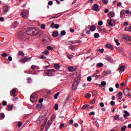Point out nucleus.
<instances>
[{
    "mask_svg": "<svg viewBox=\"0 0 131 131\" xmlns=\"http://www.w3.org/2000/svg\"><path fill=\"white\" fill-rule=\"evenodd\" d=\"M2 104L3 105V106H6L7 105V101H4L2 103Z\"/></svg>",
    "mask_w": 131,
    "mask_h": 131,
    "instance_id": "69168bd1",
    "label": "nucleus"
},
{
    "mask_svg": "<svg viewBox=\"0 0 131 131\" xmlns=\"http://www.w3.org/2000/svg\"><path fill=\"white\" fill-rule=\"evenodd\" d=\"M124 15V11H123V10L121 11V12H120V16H121V17L123 16Z\"/></svg>",
    "mask_w": 131,
    "mask_h": 131,
    "instance_id": "49530a36",
    "label": "nucleus"
},
{
    "mask_svg": "<svg viewBox=\"0 0 131 131\" xmlns=\"http://www.w3.org/2000/svg\"><path fill=\"white\" fill-rule=\"evenodd\" d=\"M44 119H45V117L40 116L37 120V122L38 123H40V122H41V121H42V120H43Z\"/></svg>",
    "mask_w": 131,
    "mask_h": 131,
    "instance_id": "dca6fc26",
    "label": "nucleus"
},
{
    "mask_svg": "<svg viewBox=\"0 0 131 131\" xmlns=\"http://www.w3.org/2000/svg\"><path fill=\"white\" fill-rule=\"evenodd\" d=\"M52 123H53V120L52 119L49 120L48 122V123L46 125L47 127L49 128V127H50L52 125Z\"/></svg>",
    "mask_w": 131,
    "mask_h": 131,
    "instance_id": "ddd939ff",
    "label": "nucleus"
},
{
    "mask_svg": "<svg viewBox=\"0 0 131 131\" xmlns=\"http://www.w3.org/2000/svg\"><path fill=\"white\" fill-rule=\"evenodd\" d=\"M0 117H1V119H4V118H5V114L1 113L0 114Z\"/></svg>",
    "mask_w": 131,
    "mask_h": 131,
    "instance_id": "4c0bfd02",
    "label": "nucleus"
},
{
    "mask_svg": "<svg viewBox=\"0 0 131 131\" xmlns=\"http://www.w3.org/2000/svg\"><path fill=\"white\" fill-rule=\"evenodd\" d=\"M28 60H29V58L27 57H25V58H22L20 61L23 63H25L26 62H27Z\"/></svg>",
    "mask_w": 131,
    "mask_h": 131,
    "instance_id": "4468645a",
    "label": "nucleus"
},
{
    "mask_svg": "<svg viewBox=\"0 0 131 131\" xmlns=\"http://www.w3.org/2000/svg\"><path fill=\"white\" fill-rule=\"evenodd\" d=\"M71 98V96L70 95H68L66 99L64 100L65 103H68V102H69V99H70Z\"/></svg>",
    "mask_w": 131,
    "mask_h": 131,
    "instance_id": "393cba45",
    "label": "nucleus"
},
{
    "mask_svg": "<svg viewBox=\"0 0 131 131\" xmlns=\"http://www.w3.org/2000/svg\"><path fill=\"white\" fill-rule=\"evenodd\" d=\"M68 69L70 72H73V71L76 70V67H69Z\"/></svg>",
    "mask_w": 131,
    "mask_h": 131,
    "instance_id": "1a4fd4ad",
    "label": "nucleus"
},
{
    "mask_svg": "<svg viewBox=\"0 0 131 131\" xmlns=\"http://www.w3.org/2000/svg\"><path fill=\"white\" fill-rule=\"evenodd\" d=\"M18 37L26 41L30 38L29 37H28V34H27V33H23L22 32L18 33Z\"/></svg>",
    "mask_w": 131,
    "mask_h": 131,
    "instance_id": "f257e3e1",
    "label": "nucleus"
},
{
    "mask_svg": "<svg viewBox=\"0 0 131 131\" xmlns=\"http://www.w3.org/2000/svg\"><path fill=\"white\" fill-rule=\"evenodd\" d=\"M107 17L108 18H113V17H115V13L112 11H110L108 12Z\"/></svg>",
    "mask_w": 131,
    "mask_h": 131,
    "instance_id": "9d476101",
    "label": "nucleus"
},
{
    "mask_svg": "<svg viewBox=\"0 0 131 131\" xmlns=\"http://www.w3.org/2000/svg\"><path fill=\"white\" fill-rule=\"evenodd\" d=\"M119 70H120V71L123 72L124 71V70H125V67H124V66H120L119 67Z\"/></svg>",
    "mask_w": 131,
    "mask_h": 131,
    "instance_id": "5701e85b",
    "label": "nucleus"
},
{
    "mask_svg": "<svg viewBox=\"0 0 131 131\" xmlns=\"http://www.w3.org/2000/svg\"><path fill=\"white\" fill-rule=\"evenodd\" d=\"M8 56H9V54H7L6 53H3L2 54V57H3V58H6V57H8Z\"/></svg>",
    "mask_w": 131,
    "mask_h": 131,
    "instance_id": "ea45409f",
    "label": "nucleus"
},
{
    "mask_svg": "<svg viewBox=\"0 0 131 131\" xmlns=\"http://www.w3.org/2000/svg\"><path fill=\"white\" fill-rule=\"evenodd\" d=\"M124 39L125 40H127L128 41H129L131 40V37L128 35H126L124 37Z\"/></svg>",
    "mask_w": 131,
    "mask_h": 131,
    "instance_id": "2eb2a0df",
    "label": "nucleus"
},
{
    "mask_svg": "<svg viewBox=\"0 0 131 131\" xmlns=\"http://www.w3.org/2000/svg\"><path fill=\"white\" fill-rule=\"evenodd\" d=\"M81 41L78 40H74V43H80Z\"/></svg>",
    "mask_w": 131,
    "mask_h": 131,
    "instance_id": "6e6d98bb",
    "label": "nucleus"
},
{
    "mask_svg": "<svg viewBox=\"0 0 131 131\" xmlns=\"http://www.w3.org/2000/svg\"><path fill=\"white\" fill-rule=\"evenodd\" d=\"M125 129H126V125H124V126H123L121 128V130H122V131H125Z\"/></svg>",
    "mask_w": 131,
    "mask_h": 131,
    "instance_id": "e433bc0d",
    "label": "nucleus"
},
{
    "mask_svg": "<svg viewBox=\"0 0 131 131\" xmlns=\"http://www.w3.org/2000/svg\"><path fill=\"white\" fill-rule=\"evenodd\" d=\"M117 97H118V99L121 100V99H122V92H119L117 95Z\"/></svg>",
    "mask_w": 131,
    "mask_h": 131,
    "instance_id": "4be33fe9",
    "label": "nucleus"
},
{
    "mask_svg": "<svg viewBox=\"0 0 131 131\" xmlns=\"http://www.w3.org/2000/svg\"><path fill=\"white\" fill-rule=\"evenodd\" d=\"M92 95H91V94L90 93H88L85 95V97L86 98H90V97H91Z\"/></svg>",
    "mask_w": 131,
    "mask_h": 131,
    "instance_id": "c03bdc74",
    "label": "nucleus"
},
{
    "mask_svg": "<svg viewBox=\"0 0 131 131\" xmlns=\"http://www.w3.org/2000/svg\"><path fill=\"white\" fill-rule=\"evenodd\" d=\"M130 92L129 91V89H128V88H126L123 91V93L125 95V96L128 95V94H130Z\"/></svg>",
    "mask_w": 131,
    "mask_h": 131,
    "instance_id": "9b49d317",
    "label": "nucleus"
},
{
    "mask_svg": "<svg viewBox=\"0 0 131 131\" xmlns=\"http://www.w3.org/2000/svg\"><path fill=\"white\" fill-rule=\"evenodd\" d=\"M73 43H74V40H71L69 41V45H70L71 46H72Z\"/></svg>",
    "mask_w": 131,
    "mask_h": 131,
    "instance_id": "052dcab7",
    "label": "nucleus"
},
{
    "mask_svg": "<svg viewBox=\"0 0 131 131\" xmlns=\"http://www.w3.org/2000/svg\"><path fill=\"white\" fill-rule=\"evenodd\" d=\"M106 48H108V49H110L111 50H114V48H113V46L111 45L110 43H107L105 45Z\"/></svg>",
    "mask_w": 131,
    "mask_h": 131,
    "instance_id": "f3484780",
    "label": "nucleus"
},
{
    "mask_svg": "<svg viewBox=\"0 0 131 131\" xmlns=\"http://www.w3.org/2000/svg\"><path fill=\"white\" fill-rule=\"evenodd\" d=\"M117 51H118V52H122V49L120 47H119L117 48Z\"/></svg>",
    "mask_w": 131,
    "mask_h": 131,
    "instance_id": "e2e57ef3",
    "label": "nucleus"
},
{
    "mask_svg": "<svg viewBox=\"0 0 131 131\" xmlns=\"http://www.w3.org/2000/svg\"><path fill=\"white\" fill-rule=\"evenodd\" d=\"M67 57L68 58V59H72V58L73 57V56L72 55H68Z\"/></svg>",
    "mask_w": 131,
    "mask_h": 131,
    "instance_id": "bf43d9fd",
    "label": "nucleus"
},
{
    "mask_svg": "<svg viewBox=\"0 0 131 131\" xmlns=\"http://www.w3.org/2000/svg\"><path fill=\"white\" fill-rule=\"evenodd\" d=\"M54 68L55 69H60V65H59L58 63H55L54 64Z\"/></svg>",
    "mask_w": 131,
    "mask_h": 131,
    "instance_id": "cd10ccee",
    "label": "nucleus"
},
{
    "mask_svg": "<svg viewBox=\"0 0 131 131\" xmlns=\"http://www.w3.org/2000/svg\"><path fill=\"white\" fill-rule=\"evenodd\" d=\"M111 106H114L115 105V102L114 101H112L110 102Z\"/></svg>",
    "mask_w": 131,
    "mask_h": 131,
    "instance_id": "09e8293b",
    "label": "nucleus"
},
{
    "mask_svg": "<svg viewBox=\"0 0 131 131\" xmlns=\"http://www.w3.org/2000/svg\"><path fill=\"white\" fill-rule=\"evenodd\" d=\"M98 25H99V26L103 25V21L100 20L98 21Z\"/></svg>",
    "mask_w": 131,
    "mask_h": 131,
    "instance_id": "5fc2aeb1",
    "label": "nucleus"
},
{
    "mask_svg": "<svg viewBox=\"0 0 131 131\" xmlns=\"http://www.w3.org/2000/svg\"><path fill=\"white\" fill-rule=\"evenodd\" d=\"M95 115V112H92L90 113L89 116H92V115Z\"/></svg>",
    "mask_w": 131,
    "mask_h": 131,
    "instance_id": "0e129e2a",
    "label": "nucleus"
},
{
    "mask_svg": "<svg viewBox=\"0 0 131 131\" xmlns=\"http://www.w3.org/2000/svg\"><path fill=\"white\" fill-rule=\"evenodd\" d=\"M107 23L108 24L109 27L111 28L113 27V25L115 23V21L113 19L109 18L107 20Z\"/></svg>",
    "mask_w": 131,
    "mask_h": 131,
    "instance_id": "423d86ee",
    "label": "nucleus"
},
{
    "mask_svg": "<svg viewBox=\"0 0 131 131\" xmlns=\"http://www.w3.org/2000/svg\"><path fill=\"white\" fill-rule=\"evenodd\" d=\"M48 5H49V6H52V5H53V1H49V2H48Z\"/></svg>",
    "mask_w": 131,
    "mask_h": 131,
    "instance_id": "338daca9",
    "label": "nucleus"
},
{
    "mask_svg": "<svg viewBox=\"0 0 131 131\" xmlns=\"http://www.w3.org/2000/svg\"><path fill=\"white\" fill-rule=\"evenodd\" d=\"M114 119L115 120H118V119H119V115H116V116H115Z\"/></svg>",
    "mask_w": 131,
    "mask_h": 131,
    "instance_id": "58836bf2",
    "label": "nucleus"
},
{
    "mask_svg": "<svg viewBox=\"0 0 131 131\" xmlns=\"http://www.w3.org/2000/svg\"><path fill=\"white\" fill-rule=\"evenodd\" d=\"M14 106L13 105H8L7 106V109L9 110V111H11V110H13V108Z\"/></svg>",
    "mask_w": 131,
    "mask_h": 131,
    "instance_id": "a878e982",
    "label": "nucleus"
},
{
    "mask_svg": "<svg viewBox=\"0 0 131 131\" xmlns=\"http://www.w3.org/2000/svg\"><path fill=\"white\" fill-rule=\"evenodd\" d=\"M87 80H88V81H92V77L89 76L87 78Z\"/></svg>",
    "mask_w": 131,
    "mask_h": 131,
    "instance_id": "4d7b16f0",
    "label": "nucleus"
},
{
    "mask_svg": "<svg viewBox=\"0 0 131 131\" xmlns=\"http://www.w3.org/2000/svg\"><path fill=\"white\" fill-rule=\"evenodd\" d=\"M65 126V124H64V123H61L59 126V128H60V129H62V128H63V127H64Z\"/></svg>",
    "mask_w": 131,
    "mask_h": 131,
    "instance_id": "72a5a7b5",
    "label": "nucleus"
},
{
    "mask_svg": "<svg viewBox=\"0 0 131 131\" xmlns=\"http://www.w3.org/2000/svg\"><path fill=\"white\" fill-rule=\"evenodd\" d=\"M16 92H17L16 89H12L10 92V95L12 96L13 97H15V95H16Z\"/></svg>",
    "mask_w": 131,
    "mask_h": 131,
    "instance_id": "f8f14e48",
    "label": "nucleus"
},
{
    "mask_svg": "<svg viewBox=\"0 0 131 131\" xmlns=\"http://www.w3.org/2000/svg\"><path fill=\"white\" fill-rule=\"evenodd\" d=\"M94 124H95V125H96L97 127H99V126H100V124H99V122L97 121L94 122Z\"/></svg>",
    "mask_w": 131,
    "mask_h": 131,
    "instance_id": "8fccbe9b",
    "label": "nucleus"
},
{
    "mask_svg": "<svg viewBox=\"0 0 131 131\" xmlns=\"http://www.w3.org/2000/svg\"><path fill=\"white\" fill-rule=\"evenodd\" d=\"M47 50H49V51H53V50H54V48H53V47H51V46H48L47 47Z\"/></svg>",
    "mask_w": 131,
    "mask_h": 131,
    "instance_id": "a19ab883",
    "label": "nucleus"
},
{
    "mask_svg": "<svg viewBox=\"0 0 131 131\" xmlns=\"http://www.w3.org/2000/svg\"><path fill=\"white\" fill-rule=\"evenodd\" d=\"M60 16H61V15H60L59 14H56L55 15H53V16H52L50 19H55L56 18H59V17H60Z\"/></svg>",
    "mask_w": 131,
    "mask_h": 131,
    "instance_id": "b1692460",
    "label": "nucleus"
},
{
    "mask_svg": "<svg viewBox=\"0 0 131 131\" xmlns=\"http://www.w3.org/2000/svg\"><path fill=\"white\" fill-rule=\"evenodd\" d=\"M44 72L47 76H53L56 73V70L55 69H49L45 71Z\"/></svg>",
    "mask_w": 131,
    "mask_h": 131,
    "instance_id": "7ed1b4c3",
    "label": "nucleus"
},
{
    "mask_svg": "<svg viewBox=\"0 0 131 131\" xmlns=\"http://www.w3.org/2000/svg\"><path fill=\"white\" fill-rule=\"evenodd\" d=\"M92 95L94 96V97H97V96H98V92L96 91H94L92 93Z\"/></svg>",
    "mask_w": 131,
    "mask_h": 131,
    "instance_id": "2f4dec72",
    "label": "nucleus"
},
{
    "mask_svg": "<svg viewBox=\"0 0 131 131\" xmlns=\"http://www.w3.org/2000/svg\"><path fill=\"white\" fill-rule=\"evenodd\" d=\"M89 106H90V105H89V104L84 105L82 107V110H84V109H85V108H87V107H89Z\"/></svg>",
    "mask_w": 131,
    "mask_h": 131,
    "instance_id": "79ce46f5",
    "label": "nucleus"
},
{
    "mask_svg": "<svg viewBox=\"0 0 131 131\" xmlns=\"http://www.w3.org/2000/svg\"><path fill=\"white\" fill-rule=\"evenodd\" d=\"M127 116H129V113L127 111H124V114L123 115L124 118H126Z\"/></svg>",
    "mask_w": 131,
    "mask_h": 131,
    "instance_id": "6ab92c4d",
    "label": "nucleus"
},
{
    "mask_svg": "<svg viewBox=\"0 0 131 131\" xmlns=\"http://www.w3.org/2000/svg\"><path fill=\"white\" fill-rule=\"evenodd\" d=\"M18 56H20L22 58H23V57L25 56L24 53H23V52H19Z\"/></svg>",
    "mask_w": 131,
    "mask_h": 131,
    "instance_id": "c756f323",
    "label": "nucleus"
},
{
    "mask_svg": "<svg viewBox=\"0 0 131 131\" xmlns=\"http://www.w3.org/2000/svg\"><path fill=\"white\" fill-rule=\"evenodd\" d=\"M99 36H100L99 33H95L94 35V37L95 38H99Z\"/></svg>",
    "mask_w": 131,
    "mask_h": 131,
    "instance_id": "f704fd0d",
    "label": "nucleus"
},
{
    "mask_svg": "<svg viewBox=\"0 0 131 131\" xmlns=\"http://www.w3.org/2000/svg\"><path fill=\"white\" fill-rule=\"evenodd\" d=\"M125 31H131V26L129 27L128 28H125Z\"/></svg>",
    "mask_w": 131,
    "mask_h": 131,
    "instance_id": "c9c22d12",
    "label": "nucleus"
},
{
    "mask_svg": "<svg viewBox=\"0 0 131 131\" xmlns=\"http://www.w3.org/2000/svg\"><path fill=\"white\" fill-rule=\"evenodd\" d=\"M27 12L25 11H23L20 13V16L23 17V18H28L27 17Z\"/></svg>",
    "mask_w": 131,
    "mask_h": 131,
    "instance_id": "6e6552de",
    "label": "nucleus"
},
{
    "mask_svg": "<svg viewBox=\"0 0 131 131\" xmlns=\"http://www.w3.org/2000/svg\"><path fill=\"white\" fill-rule=\"evenodd\" d=\"M42 54H43V55H45V56H47L49 55V54H50V52L48 50H45L42 52Z\"/></svg>",
    "mask_w": 131,
    "mask_h": 131,
    "instance_id": "bb28decb",
    "label": "nucleus"
},
{
    "mask_svg": "<svg viewBox=\"0 0 131 131\" xmlns=\"http://www.w3.org/2000/svg\"><path fill=\"white\" fill-rule=\"evenodd\" d=\"M30 100L32 103H34L37 101V94L36 93H33L30 97Z\"/></svg>",
    "mask_w": 131,
    "mask_h": 131,
    "instance_id": "20e7f679",
    "label": "nucleus"
},
{
    "mask_svg": "<svg viewBox=\"0 0 131 131\" xmlns=\"http://www.w3.org/2000/svg\"><path fill=\"white\" fill-rule=\"evenodd\" d=\"M58 35H59V33L57 31L53 32L52 33V36H53V37H57Z\"/></svg>",
    "mask_w": 131,
    "mask_h": 131,
    "instance_id": "a211bd4d",
    "label": "nucleus"
},
{
    "mask_svg": "<svg viewBox=\"0 0 131 131\" xmlns=\"http://www.w3.org/2000/svg\"><path fill=\"white\" fill-rule=\"evenodd\" d=\"M26 32L28 35H36L39 32L37 30H34L32 28H30L29 30L26 31Z\"/></svg>",
    "mask_w": 131,
    "mask_h": 131,
    "instance_id": "f03ea898",
    "label": "nucleus"
},
{
    "mask_svg": "<svg viewBox=\"0 0 131 131\" xmlns=\"http://www.w3.org/2000/svg\"><path fill=\"white\" fill-rule=\"evenodd\" d=\"M39 58V59H42V60H46L47 59V57L43 55H40Z\"/></svg>",
    "mask_w": 131,
    "mask_h": 131,
    "instance_id": "473e14b6",
    "label": "nucleus"
},
{
    "mask_svg": "<svg viewBox=\"0 0 131 131\" xmlns=\"http://www.w3.org/2000/svg\"><path fill=\"white\" fill-rule=\"evenodd\" d=\"M97 27L95 25H92L90 27L91 31H95Z\"/></svg>",
    "mask_w": 131,
    "mask_h": 131,
    "instance_id": "412c9836",
    "label": "nucleus"
},
{
    "mask_svg": "<svg viewBox=\"0 0 131 131\" xmlns=\"http://www.w3.org/2000/svg\"><path fill=\"white\" fill-rule=\"evenodd\" d=\"M92 8L93 11H95V12H99L100 11V7L98 4H94Z\"/></svg>",
    "mask_w": 131,
    "mask_h": 131,
    "instance_id": "0eeeda50",
    "label": "nucleus"
},
{
    "mask_svg": "<svg viewBox=\"0 0 131 131\" xmlns=\"http://www.w3.org/2000/svg\"><path fill=\"white\" fill-rule=\"evenodd\" d=\"M8 10H9V6L6 5L4 8V13H8Z\"/></svg>",
    "mask_w": 131,
    "mask_h": 131,
    "instance_id": "aec40b11",
    "label": "nucleus"
},
{
    "mask_svg": "<svg viewBox=\"0 0 131 131\" xmlns=\"http://www.w3.org/2000/svg\"><path fill=\"white\" fill-rule=\"evenodd\" d=\"M59 95H60L59 92H57L56 94H55L54 95V99H55V100L58 99V97L59 96Z\"/></svg>",
    "mask_w": 131,
    "mask_h": 131,
    "instance_id": "7c9ffc66",
    "label": "nucleus"
},
{
    "mask_svg": "<svg viewBox=\"0 0 131 131\" xmlns=\"http://www.w3.org/2000/svg\"><path fill=\"white\" fill-rule=\"evenodd\" d=\"M101 85H103V86L106 85V82L105 81L101 82Z\"/></svg>",
    "mask_w": 131,
    "mask_h": 131,
    "instance_id": "13d9d810",
    "label": "nucleus"
},
{
    "mask_svg": "<svg viewBox=\"0 0 131 131\" xmlns=\"http://www.w3.org/2000/svg\"><path fill=\"white\" fill-rule=\"evenodd\" d=\"M97 66L99 67V68H101L104 66V64H103L102 62H99L98 63Z\"/></svg>",
    "mask_w": 131,
    "mask_h": 131,
    "instance_id": "c85d7f7f",
    "label": "nucleus"
},
{
    "mask_svg": "<svg viewBox=\"0 0 131 131\" xmlns=\"http://www.w3.org/2000/svg\"><path fill=\"white\" fill-rule=\"evenodd\" d=\"M49 39V38H48V37H45L43 39V41H44V42H47V41Z\"/></svg>",
    "mask_w": 131,
    "mask_h": 131,
    "instance_id": "3c124183",
    "label": "nucleus"
},
{
    "mask_svg": "<svg viewBox=\"0 0 131 131\" xmlns=\"http://www.w3.org/2000/svg\"><path fill=\"white\" fill-rule=\"evenodd\" d=\"M106 74H111V70H108L106 72Z\"/></svg>",
    "mask_w": 131,
    "mask_h": 131,
    "instance_id": "774afa93",
    "label": "nucleus"
},
{
    "mask_svg": "<svg viewBox=\"0 0 131 131\" xmlns=\"http://www.w3.org/2000/svg\"><path fill=\"white\" fill-rule=\"evenodd\" d=\"M115 42L117 43V46H120V43H119L118 39H116Z\"/></svg>",
    "mask_w": 131,
    "mask_h": 131,
    "instance_id": "de8ad7c7",
    "label": "nucleus"
},
{
    "mask_svg": "<svg viewBox=\"0 0 131 131\" xmlns=\"http://www.w3.org/2000/svg\"><path fill=\"white\" fill-rule=\"evenodd\" d=\"M65 34H66V31L63 30L61 32V35H62V36H64Z\"/></svg>",
    "mask_w": 131,
    "mask_h": 131,
    "instance_id": "37998d69",
    "label": "nucleus"
},
{
    "mask_svg": "<svg viewBox=\"0 0 131 131\" xmlns=\"http://www.w3.org/2000/svg\"><path fill=\"white\" fill-rule=\"evenodd\" d=\"M79 83L78 81L75 80L73 82V84H72V90L73 91H75L76 89H77V86H78V84Z\"/></svg>",
    "mask_w": 131,
    "mask_h": 131,
    "instance_id": "39448f33",
    "label": "nucleus"
},
{
    "mask_svg": "<svg viewBox=\"0 0 131 131\" xmlns=\"http://www.w3.org/2000/svg\"><path fill=\"white\" fill-rule=\"evenodd\" d=\"M59 27H60V26L59 25V24H56L54 26V28H56V29H59Z\"/></svg>",
    "mask_w": 131,
    "mask_h": 131,
    "instance_id": "603ef678",
    "label": "nucleus"
},
{
    "mask_svg": "<svg viewBox=\"0 0 131 131\" xmlns=\"http://www.w3.org/2000/svg\"><path fill=\"white\" fill-rule=\"evenodd\" d=\"M41 29H45V28H46V25H45V24H42L41 25Z\"/></svg>",
    "mask_w": 131,
    "mask_h": 131,
    "instance_id": "864d4df0",
    "label": "nucleus"
},
{
    "mask_svg": "<svg viewBox=\"0 0 131 131\" xmlns=\"http://www.w3.org/2000/svg\"><path fill=\"white\" fill-rule=\"evenodd\" d=\"M23 124V123H21V122H19L17 125V126L19 127H21V126H22V125Z\"/></svg>",
    "mask_w": 131,
    "mask_h": 131,
    "instance_id": "680f3d73",
    "label": "nucleus"
},
{
    "mask_svg": "<svg viewBox=\"0 0 131 131\" xmlns=\"http://www.w3.org/2000/svg\"><path fill=\"white\" fill-rule=\"evenodd\" d=\"M54 109L55 110H58L59 109V106L58 105V104H56L55 105Z\"/></svg>",
    "mask_w": 131,
    "mask_h": 131,
    "instance_id": "a18cd8bd",
    "label": "nucleus"
}]
</instances>
